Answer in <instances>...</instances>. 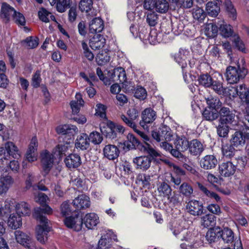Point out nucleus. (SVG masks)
Returning <instances> with one entry per match:
<instances>
[{
    "label": "nucleus",
    "mask_w": 249,
    "mask_h": 249,
    "mask_svg": "<svg viewBox=\"0 0 249 249\" xmlns=\"http://www.w3.org/2000/svg\"><path fill=\"white\" fill-rule=\"evenodd\" d=\"M10 207H5L3 208L2 205L0 204V217H7L10 213ZM5 232V228L3 222H0V249H9L6 240L1 236Z\"/></svg>",
    "instance_id": "2eb2a0df"
},
{
    "label": "nucleus",
    "mask_w": 249,
    "mask_h": 249,
    "mask_svg": "<svg viewBox=\"0 0 249 249\" xmlns=\"http://www.w3.org/2000/svg\"><path fill=\"white\" fill-rule=\"evenodd\" d=\"M14 10H16L14 8L7 3L5 2L2 3L0 12L1 18L5 19L6 22H9L10 21V13L13 12L14 13Z\"/></svg>",
    "instance_id": "58836bf2"
},
{
    "label": "nucleus",
    "mask_w": 249,
    "mask_h": 249,
    "mask_svg": "<svg viewBox=\"0 0 249 249\" xmlns=\"http://www.w3.org/2000/svg\"><path fill=\"white\" fill-rule=\"evenodd\" d=\"M106 39L103 36L100 34H95L89 41V46L94 50L102 49L104 47Z\"/></svg>",
    "instance_id": "c85d7f7f"
},
{
    "label": "nucleus",
    "mask_w": 249,
    "mask_h": 249,
    "mask_svg": "<svg viewBox=\"0 0 249 249\" xmlns=\"http://www.w3.org/2000/svg\"><path fill=\"white\" fill-rule=\"evenodd\" d=\"M235 148L236 147L231 143L223 145L222 151L223 155L226 158L231 159L235 154L236 151Z\"/></svg>",
    "instance_id": "6e6d98bb"
},
{
    "label": "nucleus",
    "mask_w": 249,
    "mask_h": 249,
    "mask_svg": "<svg viewBox=\"0 0 249 249\" xmlns=\"http://www.w3.org/2000/svg\"><path fill=\"white\" fill-rule=\"evenodd\" d=\"M158 191L160 193L164 196H167L171 195L172 189L169 184L166 182L165 181L162 182L158 187Z\"/></svg>",
    "instance_id": "680f3d73"
},
{
    "label": "nucleus",
    "mask_w": 249,
    "mask_h": 249,
    "mask_svg": "<svg viewBox=\"0 0 249 249\" xmlns=\"http://www.w3.org/2000/svg\"><path fill=\"white\" fill-rule=\"evenodd\" d=\"M235 112L228 107H223L219 110L218 123L234 125L236 124Z\"/></svg>",
    "instance_id": "9d476101"
},
{
    "label": "nucleus",
    "mask_w": 249,
    "mask_h": 249,
    "mask_svg": "<svg viewBox=\"0 0 249 249\" xmlns=\"http://www.w3.org/2000/svg\"><path fill=\"white\" fill-rule=\"evenodd\" d=\"M169 228L173 234L178 239L182 238V235L185 234L186 229L183 228L177 222L169 224Z\"/></svg>",
    "instance_id": "c03bdc74"
},
{
    "label": "nucleus",
    "mask_w": 249,
    "mask_h": 249,
    "mask_svg": "<svg viewBox=\"0 0 249 249\" xmlns=\"http://www.w3.org/2000/svg\"><path fill=\"white\" fill-rule=\"evenodd\" d=\"M20 157V152L15 144L11 142H7L0 147V160L2 162L11 159H18Z\"/></svg>",
    "instance_id": "0eeeda50"
},
{
    "label": "nucleus",
    "mask_w": 249,
    "mask_h": 249,
    "mask_svg": "<svg viewBox=\"0 0 249 249\" xmlns=\"http://www.w3.org/2000/svg\"><path fill=\"white\" fill-rule=\"evenodd\" d=\"M89 145V136L86 133H82L77 137L75 142V146L77 149L87 150Z\"/></svg>",
    "instance_id": "c756f323"
},
{
    "label": "nucleus",
    "mask_w": 249,
    "mask_h": 249,
    "mask_svg": "<svg viewBox=\"0 0 249 249\" xmlns=\"http://www.w3.org/2000/svg\"><path fill=\"white\" fill-rule=\"evenodd\" d=\"M99 223V218L94 213H87L82 217V225L85 224L88 229H93Z\"/></svg>",
    "instance_id": "b1692460"
},
{
    "label": "nucleus",
    "mask_w": 249,
    "mask_h": 249,
    "mask_svg": "<svg viewBox=\"0 0 249 249\" xmlns=\"http://www.w3.org/2000/svg\"><path fill=\"white\" fill-rule=\"evenodd\" d=\"M96 61L99 65L103 66L109 62L110 56L107 52L102 51L97 54L95 57Z\"/></svg>",
    "instance_id": "bf43d9fd"
},
{
    "label": "nucleus",
    "mask_w": 249,
    "mask_h": 249,
    "mask_svg": "<svg viewBox=\"0 0 249 249\" xmlns=\"http://www.w3.org/2000/svg\"><path fill=\"white\" fill-rule=\"evenodd\" d=\"M179 193L187 198H190L193 193V188L191 184L187 182L182 183L178 187Z\"/></svg>",
    "instance_id": "49530a36"
},
{
    "label": "nucleus",
    "mask_w": 249,
    "mask_h": 249,
    "mask_svg": "<svg viewBox=\"0 0 249 249\" xmlns=\"http://www.w3.org/2000/svg\"><path fill=\"white\" fill-rule=\"evenodd\" d=\"M14 182L11 176H2L0 178V195L6 193Z\"/></svg>",
    "instance_id": "c9c22d12"
},
{
    "label": "nucleus",
    "mask_w": 249,
    "mask_h": 249,
    "mask_svg": "<svg viewBox=\"0 0 249 249\" xmlns=\"http://www.w3.org/2000/svg\"><path fill=\"white\" fill-rule=\"evenodd\" d=\"M218 32V26L216 22H213L207 24L204 30V33L206 36L209 38H213L217 36Z\"/></svg>",
    "instance_id": "ea45409f"
},
{
    "label": "nucleus",
    "mask_w": 249,
    "mask_h": 249,
    "mask_svg": "<svg viewBox=\"0 0 249 249\" xmlns=\"http://www.w3.org/2000/svg\"><path fill=\"white\" fill-rule=\"evenodd\" d=\"M38 147V141L36 136H34L30 142L28 149L26 154V158L29 162H33L37 160L36 153Z\"/></svg>",
    "instance_id": "aec40b11"
},
{
    "label": "nucleus",
    "mask_w": 249,
    "mask_h": 249,
    "mask_svg": "<svg viewBox=\"0 0 249 249\" xmlns=\"http://www.w3.org/2000/svg\"><path fill=\"white\" fill-rule=\"evenodd\" d=\"M190 141L184 135L177 136L174 142L176 148L184 152L188 150Z\"/></svg>",
    "instance_id": "4c0bfd02"
},
{
    "label": "nucleus",
    "mask_w": 249,
    "mask_h": 249,
    "mask_svg": "<svg viewBox=\"0 0 249 249\" xmlns=\"http://www.w3.org/2000/svg\"><path fill=\"white\" fill-rule=\"evenodd\" d=\"M65 225L68 228L79 231L82 228V215L80 211H76L71 215L65 217L63 220Z\"/></svg>",
    "instance_id": "1a4fd4ad"
},
{
    "label": "nucleus",
    "mask_w": 249,
    "mask_h": 249,
    "mask_svg": "<svg viewBox=\"0 0 249 249\" xmlns=\"http://www.w3.org/2000/svg\"><path fill=\"white\" fill-rule=\"evenodd\" d=\"M233 39L232 40L235 48L238 51L243 53L246 52V47L243 41L241 39L238 34L234 35Z\"/></svg>",
    "instance_id": "13d9d810"
},
{
    "label": "nucleus",
    "mask_w": 249,
    "mask_h": 249,
    "mask_svg": "<svg viewBox=\"0 0 249 249\" xmlns=\"http://www.w3.org/2000/svg\"><path fill=\"white\" fill-rule=\"evenodd\" d=\"M238 190L245 196L249 195V175H243L239 181Z\"/></svg>",
    "instance_id": "f704fd0d"
},
{
    "label": "nucleus",
    "mask_w": 249,
    "mask_h": 249,
    "mask_svg": "<svg viewBox=\"0 0 249 249\" xmlns=\"http://www.w3.org/2000/svg\"><path fill=\"white\" fill-rule=\"evenodd\" d=\"M36 201L40 205V207L34 209L33 216L40 224L36 228V239L41 244H44L48 240V234L51 227L48 225V219L46 214L50 215L53 213V209L47 204L48 196L42 193H39L35 197Z\"/></svg>",
    "instance_id": "f257e3e1"
},
{
    "label": "nucleus",
    "mask_w": 249,
    "mask_h": 249,
    "mask_svg": "<svg viewBox=\"0 0 249 249\" xmlns=\"http://www.w3.org/2000/svg\"><path fill=\"white\" fill-rule=\"evenodd\" d=\"M21 214L17 212L10 215L8 219V226L12 229L16 230L22 226Z\"/></svg>",
    "instance_id": "473e14b6"
},
{
    "label": "nucleus",
    "mask_w": 249,
    "mask_h": 249,
    "mask_svg": "<svg viewBox=\"0 0 249 249\" xmlns=\"http://www.w3.org/2000/svg\"><path fill=\"white\" fill-rule=\"evenodd\" d=\"M247 72L246 68H241L240 65H238L237 68L230 66L226 69L227 80L231 84L237 83L240 79L245 78Z\"/></svg>",
    "instance_id": "6e6552de"
},
{
    "label": "nucleus",
    "mask_w": 249,
    "mask_h": 249,
    "mask_svg": "<svg viewBox=\"0 0 249 249\" xmlns=\"http://www.w3.org/2000/svg\"><path fill=\"white\" fill-rule=\"evenodd\" d=\"M107 107L101 103L97 104L96 106L95 115L99 117L101 119L106 120L107 119Z\"/></svg>",
    "instance_id": "864d4df0"
},
{
    "label": "nucleus",
    "mask_w": 249,
    "mask_h": 249,
    "mask_svg": "<svg viewBox=\"0 0 249 249\" xmlns=\"http://www.w3.org/2000/svg\"><path fill=\"white\" fill-rule=\"evenodd\" d=\"M126 138L127 140L123 142L124 149L126 150L138 149L141 151H146L152 157H156L158 155V152L149 143L141 142L132 133H128Z\"/></svg>",
    "instance_id": "39448f33"
},
{
    "label": "nucleus",
    "mask_w": 249,
    "mask_h": 249,
    "mask_svg": "<svg viewBox=\"0 0 249 249\" xmlns=\"http://www.w3.org/2000/svg\"><path fill=\"white\" fill-rule=\"evenodd\" d=\"M169 4L166 0H157L154 10L160 14L166 13L169 10Z\"/></svg>",
    "instance_id": "de8ad7c7"
},
{
    "label": "nucleus",
    "mask_w": 249,
    "mask_h": 249,
    "mask_svg": "<svg viewBox=\"0 0 249 249\" xmlns=\"http://www.w3.org/2000/svg\"><path fill=\"white\" fill-rule=\"evenodd\" d=\"M220 10L219 3L216 1H210L206 4V13L210 17H217L220 12Z\"/></svg>",
    "instance_id": "72a5a7b5"
},
{
    "label": "nucleus",
    "mask_w": 249,
    "mask_h": 249,
    "mask_svg": "<svg viewBox=\"0 0 249 249\" xmlns=\"http://www.w3.org/2000/svg\"><path fill=\"white\" fill-rule=\"evenodd\" d=\"M22 44H26L28 49H35L39 44V38L37 36H30L21 41Z\"/></svg>",
    "instance_id": "3c124183"
},
{
    "label": "nucleus",
    "mask_w": 249,
    "mask_h": 249,
    "mask_svg": "<svg viewBox=\"0 0 249 249\" xmlns=\"http://www.w3.org/2000/svg\"><path fill=\"white\" fill-rule=\"evenodd\" d=\"M50 3L52 5H55L58 12L63 13L70 8L72 4V0H52Z\"/></svg>",
    "instance_id": "e433bc0d"
},
{
    "label": "nucleus",
    "mask_w": 249,
    "mask_h": 249,
    "mask_svg": "<svg viewBox=\"0 0 249 249\" xmlns=\"http://www.w3.org/2000/svg\"><path fill=\"white\" fill-rule=\"evenodd\" d=\"M16 239L18 243L29 249H36L35 242L27 234L18 230L15 231Z\"/></svg>",
    "instance_id": "dca6fc26"
},
{
    "label": "nucleus",
    "mask_w": 249,
    "mask_h": 249,
    "mask_svg": "<svg viewBox=\"0 0 249 249\" xmlns=\"http://www.w3.org/2000/svg\"><path fill=\"white\" fill-rule=\"evenodd\" d=\"M114 77L117 76L118 80L120 82H124L126 79V75L124 69L122 67H118L114 69L113 74Z\"/></svg>",
    "instance_id": "774afa93"
},
{
    "label": "nucleus",
    "mask_w": 249,
    "mask_h": 249,
    "mask_svg": "<svg viewBox=\"0 0 249 249\" xmlns=\"http://www.w3.org/2000/svg\"><path fill=\"white\" fill-rule=\"evenodd\" d=\"M156 118V113L153 109L151 108H146L142 112V120L140 121V124L143 128H147V124H152Z\"/></svg>",
    "instance_id": "6ab92c4d"
},
{
    "label": "nucleus",
    "mask_w": 249,
    "mask_h": 249,
    "mask_svg": "<svg viewBox=\"0 0 249 249\" xmlns=\"http://www.w3.org/2000/svg\"><path fill=\"white\" fill-rule=\"evenodd\" d=\"M216 217L214 214H207L201 217V225L204 228H213L212 227L216 224Z\"/></svg>",
    "instance_id": "a19ab883"
},
{
    "label": "nucleus",
    "mask_w": 249,
    "mask_h": 249,
    "mask_svg": "<svg viewBox=\"0 0 249 249\" xmlns=\"http://www.w3.org/2000/svg\"><path fill=\"white\" fill-rule=\"evenodd\" d=\"M160 36L161 34H160V32L158 33L156 30L151 31L148 36L150 43L153 45L160 43Z\"/></svg>",
    "instance_id": "69168bd1"
},
{
    "label": "nucleus",
    "mask_w": 249,
    "mask_h": 249,
    "mask_svg": "<svg viewBox=\"0 0 249 249\" xmlns=\"http://www.w3.org/2000/svg\"><path fill=\"white\" fill-rule=\"evenodd\" d=\"M188 150L191 155L199 156L204 150L203 144L197 139H193L190 141Z\"/></svg>",
    "instance_id": "cd10ccee"
},
{
    "label": "nucleus",
    "mask_w": 249,
    "mask_h": 249,
    "mask_svg": "<svg viewBox=\"0 0 249 249\" xmlns=\"http://www.w3.org/2000/svg\"><path fill=\"white\" fill-rule=\"evenodd\" d=\"M229 130V124H221L220 123H218L216 127L217 133L218 136L221 138L228 137Z\"/></svg>",
    "instance_id": "052dcab7"
},
{
    "label": "nucleus",
    "mask_w": 249,
    "mask_h": 249,
    "mask_svg": "<svg viewBox=\"0 0 249 249\" xmlns=\"http://www.w3.org/2000/svg\"><path fill=\"white\" fill-rule=\"evenodd\" d=\"M41 162L43 171L46 174L50 171L53 164V155L47 150H45L41 154Z\"/></svg>",
    "instance_id": "412c9836"
},
{
    "label": "nucleus",
    "mask_w": 249,
    "mask_h": 249,
    "mask_svg": "<svg viewBox=\"0 0 249 249\" xmlns=\"http://www.w3.org/2000/svg\"><path fill=\"white\" fill-rule=\"evenodd\" d=\"M17 212L23 215H28L30 213L29 204L25 202H21L17 205Z\"/></svg>",
    "instance_id": "0e129e2a"
},
{
    "label": "nucleus",
    "mask_w": 249,
    "mask_h": 249,
    "mask_svg": "<svg viewBox=\"0 0 249 249\" xmlns=\"http://www.w3.org/2000/svg\"><path fill=\"white\" fill-rule=\"evenodd\" d=\"M64 162L69 169H75L78 168L82 163L81 157L77 154H70L67 156Z\"/></svg>",
    "instance_id": "a878e982"
},
{
    "label": "nucleus",
    "mask_w": 249,
    "mask_h": 249,
    "mask_svg": "<svg viewBox=\"0 0 249 249\" xmlns=\"http://www.w3.org/2000/svg\"><path fill=\"white\" fill-rule=\"evenodd\" d=\"M218 31L219 34L224 38H229L233 36L236 34L234 33L233 27L230 24H227L224 21L219 24Z\"/></svg>",
    "instance_id": "7c9ffc66"
},
{
    "label": "nucleus",
    "mask_w": 249,
    "mask_h": 249,
    "mask_svg": "<svg viewBox=\"0 0 249 249\" xmlns=\"http://www.w3.org/2000/svg\"><path fill=\"white\" fill-rule=\"evenodd\" d=\"M225 6L229 17L235 20L237 18V12L231 1L230 0H226Z\"/></svg>",
    "instance_id": "8fccbe9b"
},
{
    "label": "nucleus",
    "mask_w": 249,
    "mask_h": 249,
    "mask_svg": "<svg viewBox=\"0 0 249 249\" xmlns=\"http://www.w3.org/2000/svg\"><path fill=\"white\" fill-rule=\"evenodd\" d=\"M181 241H185L186 243H182L180 245V247L183 249H196L199 246V243L197 242V238L194 236L192 233L189 231L187 229L186 230L185 234L182 235V238L179 239Z\"/></svg>",
    "instance_id": "f3484780"
},
{
    "label": "nucleus",
    "mask_w": 249,
    "mask_h": 249,
    "mask_svg": "<svg viewBox=\"0 0 249 249\" xmlns=\"http://www.w3.org/2000/svg\"><path fill=\"white\" fill-rule=\"evenodd\" d=\"M206 239L210 243L221 239L228 246L233 245V249H243L240 237L237 239L233 231L228 227L215 226L210 228L206 233Z\"/></svg>",
    "instance_id": "f03ea898"
},
{
    "label": "nucleus",
    "mask_w": 249,
    "mask_h": 249,
    "mask_svg": "<svg viewBox=\"0 0 249 249\" xmlns=\"http://www.w3.org/2000/svg\"><path fill=\"white\" fill-rule=\"evenodd\" d=\"M88 136L89 142L95 145L100 144L103 140L102 134L96 131H92Z\"/></svg>",
    "instance_id": "4d7b16f0"
},
{
    "label": "nucleus",
    "mask_w": 249,
    "mask_h": 249,
    "mask_svg": "<svg viewBox=\"0 0 249 249\" xmlns=\"http://www.w3.org/2000/svg\"><path fill=\"white\" fill-rule=\"evenodd\" d=\"M152 138L158 142L161 141H170L173 135L169 127L165 125L160 126L158 129L152 131Z\"/></svg>",
    "instance_id": "ddd939ff"
},
{
    "label": "nucleus",
    "mask_w": 249,
    "mask_h": 249,
    "mask_svg": "<svg viewBox=\"0 0 249 249\" xmlns=\"http://www.w3.org/2000/svg\"><path fill=\"white\" fill-rule=\"evenodd\" d=\"M104 27V22L100 18H95L89 24V30L91 33H99L102 31Z\"/></svg>",
    "instance_id": "2f4dec72"
},
{
    "label": "nucleus",
    "mask_w": 249,
    "mask_h": 249,
    "mask_svg": "<svg viewBox=\"0 0 249 249\" xmlns=\"http://www.w3.org/2000/svg\"><path fill=\"white\" fill-rule=\"evenodd\" d=\"M137 179L141 182L143 187L149 189L150 186V176L145 174H139L137 176Z\"/></svg>",
    "instance_id": "e2e57ef3"
},
{
    "label": "nucleus",
    "mask_w": 249,
    "mask_h": 249,
    "mask_svg": "<svg viewBox=\"0 0 249 249\" xmlns=\"http://www.w3.org/2000/svg\"><path fill=\"white\" fill-rule=\"evenodd\" d=\"M56 133L59 135V140L64 144H57L53 150V153L57 158L61 159L66 156L69 146L65 144L73 143L75 135L78 132L77 127L73 125L65 124L59 125L55 128Z\"/></svg>",
    "instance_id": "7ed1b4c3"
},
{
    "label": "nucleus",
    "mask_w": 249,
    "mask_h": 249,
    "mask_svg": "<svg viewBox=\"0 0 249 249\" xmlns=\"http://www.w3.org/2000/svg\"><path fill=\"white\" fill-rule=\"evenodd\" d=\"M142 152L147 155L136 157L134 159L133 162L136 165L137 169L146 171L150 167L152 160H155L157 158L160 156V155L158 152V155L156 157H152L147 152Z\"/></svg>",
    "instance_id": "4468645a"
},
{
    "label": "nucleus",
    "mask_w": 249,
    "mask_h": 249,
    "mask_svg": "<svg viewBox=\"0 0 249 249\" xmlns=\"http://www.w3.org/2000/svg\"><path fill=\"white\" fill-rule=\"evenodd\" d=\"M218 164V160L213 155H207L203 157L200 161L201 167L205 170L214 168Z\"/></svg>",
    "instance_id": "5701e85b"
},
{
    "label": "nucleus",
    "mask_w": 249,
    "mask_h": 249,
    "mask_svg": "<svg viewBox=\"0 0 249 249\" xmlns=\"http://www.w3.org/2000/svg\"><path fill=\"white\" fill-rule=\"evenodd\" d=\"M124 127L120 124L108 120L107 122V126L101 128V131L107 138L114 139L117 137V133H123Z\"/></svg>",
    "instance_id": "9b49d317"
},
{
    "label": "nucleus",
    "mask_w": 249,
    "mask_h": 249,
    "mask_svg": "<svg viewBox=\"0 0 249 249\" xmlns=\"http://www.w3.org/2000/svg\"><path fill=\"white\" fill-rule=\"evenodd\" d=\"M12 19L18 27L24 26L26 25V20L24 15L16 10H14V13L12 15Z\"/></svg>",
    "instance_id": "09e8293b"
},
{
    "label": "nucleus",
    "mask_w": 249,
    "mask_h": 249,
    "mask_svg": "<svg viewBox=\"0 0 249 249\" xmlns=\"http://www.w3.org/2000/svg\"><path fill=\"white\" fill-rule=\"evenodd\" d=\"M198 187L200 191L206 196L211 199H214L217 202L221 201V198L216 193L210 191L205 186L200 183H198Z\"/></svg>",
    "instance_id": "a18cd8bd"
},
{
    "label": "nucleus",
    "mask_w": 249,
    "mask_h": 249,
    "mask_svg": "<svg viewBox=\"0 0 249 249\" xmlns=\"http://www.w3.org/2000/svg\"><path fill=\"white\" fill-rule=\"evenodd\" d=\"M186 208L188 212L194 216H200L205 212L202 202L194 199L188 202Z\"/></svg>",
    "instance_id": "a211bd4d"
},
{
    "label": "nucleus",
    "mask_w": 249,
    "mask_h": 249,
    "mask_svg": "<svg viewBox=\"0 0 249 249\" xmlns=\"http://www.w3.org/2000/svg\"><path fill=\"white\" fill-rule=\"evenodd\" d=\"M202 117L203 120L213 122L218 118L219 111L213 110L205 107L202 112Z\"/></svg>",
    "instance_id": "79ce46f5"
},
{
    "label": "nucleus",
    "mask_w": 249,
    "mask_h": 249,
    "mask_svg": "<svg viewBox=\"0 0 249 249\" xmlns=\"http://www.w3.org/2000/svg\"><path fill=\"white\" fill-rule=\"evenodd\" d=\"M76 97L77 98V101H71L70 103L71 107L73 114H77L80 111L79 105L83 106L84 103V100L81 97L80 93H76Z\"/></svg>",
    "instance_id": "603ef678"
},
{
    "label": "nucleus",
    "mask_w": 249,
    "mask_h": 249,
    "mask_svg": "<svg viewBox=\"0 0 249 249\" xmlns=\"http://www.w3.org/2000/svg\"><path fill=\"white\" fill-rule=\"evenodd\" d=\"M206 101L207 105L206 107L208 108H211L213 110L219 111L223 107H222V102L217 97L210 96L206 99Z\"/></svg>",
    "instance_id": "37998d69"
},
{
    "label": "nucleus",
    "mask_w": 249,
    "mask_h": 249,
    "mask_svg": "<svg viewBox=\"0 0 249 249\" xmlns=\"http://www.w3.org/2000/svg\"><path fill=\"white\" fill-rule=\"evenodd\" d=\"M197 81L200 85L213 89L219 95L224 96L230 95L229 89L223 86V83L220 80L214 79L208 73H201L198 75Z\"/></svg>",
    "instance_id": "20e7f679"
},
{
    "label": "nucleus",
    "mask_w": 249,
    "mask_h": 249,
    "mask_svg": "<svg viewBox=\"0 0 249 249\" xmlns=\"http://www.w3.org/2000/svg\"><path fill=\"white\" fill-rule=\"evenodd\" d=\"M190 52L187 50L180 49L178 52L175 54L174 60L181 67L184 79L187 76V61Z\"/></svg>",
    "instance_id": "f8f14e48"
},
{
    "label": "nucleus",
    "mask_w": 249,
    "mask_h": 249,
    "mask_svg": "<svg viewBox=\"0 0 249 249\" xmlns=\"http://www.w3.org/2000/svg\"><path fill=\"white\" fill-rule=\"evenodd\" d=\"M120 153L119 148L114 144H107L103 149L104 157L109 160H113L117 159L119 156Z\"/></svg>",
    "instance_id": "4be33fe9"
},
{
    "label": "nucleus",
    "mask_w": 249,
    "mask_h": 249,
    "mask_svg": "<svg viewBox=\"0 0 249 249\" xmlns=\"http://www.w3.org/2000/svg\"><path fill=\"white\" fill-rule=\"evenodd\" d=\"M192 14L194 18L199 22H203L207 16L206 12L202 8L199 7L193 8Z\"/></svg>",
    "instance_id": "5fc2aeb1"
},
{
    "label": "nucleus",
    "mask_w": 249,
    "mask_h": 249,
    "mask_svg": "<svg viewBox=\"0 0 249 249\" xmlns=\"http://www.w3.org/2000/svg\"><path fill=\"white\" fill-rule=\"evenodd\" d=\"M235 132L232 135L230 143L236 148L243 147L246 141L249 140V127L246 125H237Z\"/></svg>",
    "instance_id": "423d86ee"
},
{
    "label": "nucleus",
    "mask_w": 249,
    "mask_h": 249,
    "mask_svg": "<svg viewBox=\"0 0 249 249\" xmlns=\"http://www.w3.org/2000/svg\"><path fill=\"white\" fill-rule=\"evenodd\" d=\"M93 1L92 0H81L79 7L82 12H88L92 8Z\"/></svg>",
    "instance_id": "338daca9"
},
{
    "label": "nucleus",
    "mask_w": 249,
    "mask_h": 249,
    "mask_svg": "<svg viewBox=\"0 0 249 249\" xmlns=\"http://www.w3.org/2000/svg\"><path fill=\"white\" fill-rule=\"evenodd\" d=\"M73 204L78 210L86 209L90 206V199L86 195H79L73 200Z\"/></svg>",
    "instance_id": "bb28decb"
},
{
    "label": "nucleus",
    "mask_w": 249,
    "mask_h": 249,
    "mask_svg": "<svg viewBox=\"0 0 249 249\" xmlns=\"http://www.w3.org/2000/svg\"><path fill=\"white\" fill-rule=\"evenodd\" d=\"M219 170L221 176L229 177L234 174L236 166L232 162L228 161L219 165Z\"/></svg>",
    "instance_id": "393cba45"
}]
</instances>
